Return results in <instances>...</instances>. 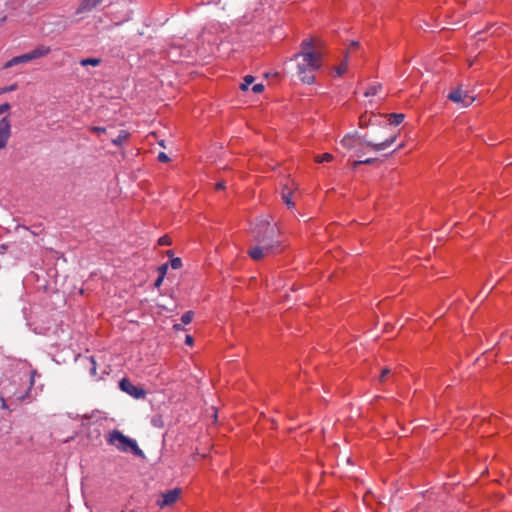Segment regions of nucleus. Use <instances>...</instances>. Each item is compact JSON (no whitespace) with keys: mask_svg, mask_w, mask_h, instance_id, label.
<instances>
[{"mask_svg":"<svg viewBox=\"0 0 512 512\" xmlns=\"http://www.w3.org/2000/svg\"><path fill=\"white\" fill-rule=\"evenodd\" d=\"M107 441L110 445H114L122 451L128 450V437L123 435L118 430H113L110 432Z\"/></svg>","mask_w":512,"mask_h":512,"instance_id":"obj_5","label":"nucleus"},{"mask_svg":"<svg viewBox=\"0 0 512 512\" xmlns=\"http://www.w3.org/2000/svg\"><path fill=\"white\" fill-rule=\"evenodd\" d=\"M215 188L217 190H222L225 188V183L224 182H218L216 185H215Z\"/></svg>","mask_w":512,"mask_h":512,"instance_id":"obj_38","label":"nucleus"},{"mask_svg":"<svg viewBox=\"0 0 512 512\" xmlns=\"http://www.w3.org/2000/svg\"><path fill=\"white\" fill-rule=\"evenodd\" d=\"M130 396L135 399H143L146 396V391L141 387L130 384Z\"/></svg>","mask_w":512,"mask_h":512,"instance_id":"obj_12","label":"nucleus"},{"mask_svg":"<svg viewBox=\"0 0 512 512\" xmlns=\"http://www.w3.org/2000/svg\"><path fill=\"white\" fill-rule=\"evenodd\" d=\"M391 375H392V373H391V370H390V369H388V368L383 369V370L381 371L380 376H379V382H380V383H385V382L389 379V377H390Z\"/></svg>","mask_w":512,"mask_h":512,"instance_id":"obj_18","label":"nucleus"},{"mask_svg":"<svg viewBox=\"0 0 512 512\" xmlns=\"http://www.w3.org/2000/svg\"><path fill=\"white\" fill-rule=\"evenodd\" d=\"M373 162H374V159L368 158V159H365V160H359V161L355 162V166L358 165V164H371Z\"/></svg>","mask_w":512,"mask_h":512,"instance_id":"obj_33","label":"nucleus"},{"mask_svg":"<svg viewBox=\"0 0 512 512\" xmlns=\"http://www.w3.org/2000/svg\"><path fill=\"white\" fill-rule=\"evenodd\" d=\"M163 280H164V277L158 276V278L155 280V283H154L155 287H160Z\"/></svg>","mask_w":512,"mask_h":512,"instance_id":"obj_37","label":"nucleus"},{"mask_svg":"<svg viewBox=\"0 0 512 512\" xmlns=\"http://www.w3.org/2000/svg\"><path fill=\"white\" fill-rule=\"evenodd\" d=\"M253 234L258 241L259 246L253 247L248 251L249 256L254 260H261L266 255L280 251L279 241H274L276 228L269 222H263L258 225Z\"/></svg>","mask_w":512,"mask_h":512,"instance_id":"obj_2","label":"nucleus"},{"mask_svg":"<svg viewBox=\"0 0 512 512\" xmlns=\"http://www.w3.org/2000/svg\"><path fill=\"white\" fill-rule=\"evenodd\" d=\"M395 140H396V137L391 136L379 143L367 142L366 144H367V146L371 147L375 151H382V150H385L388 147H390L394 143Z\"/></svg>","mask_w":512,"mask_h":512,"instance_id":"obj_7","label":"nucleus"},{"mask_svg":"<svg viewBox=\"0 0 512 512\" xmlns=\"http://www.w3.org/2000/svg\"><path fill=\"white\" fill-rule=\"evenodd\" d=\"M158 244L160 246H169V245H171L170 237L167 236V235L160 237L159 240H158Z\"/></svg>","mask_w":512,"mask_h":512,"instance_id":"obj_23","label":"nucleus"},{"mask_svg":"<svg viewBox=\"0 0 512 512\" xmlns=\"http://www.w3.org/2000/svg\"><path fill=\"white\" fill-rule=\"evenodd\" d=\"M194 313L192 311L185 312L181 317V322L184 325H188L191 323L193 319Z\"/></svg>","mask_w":512,"mask_h":512,"instance_id":"obj_17","label":"nucleus"},{"mask_svg":"<svg viewBox=\"0 0 512 512\" xmlns=\"http://www.w3.org/2000/svg\"><path fill=\"white\" fill-rule=\"evenodd\" d=\"M130 452L138 457L144 458V454H143L142 450L139 449L136 441L131 438H130Z\"/></svg>","mask_w":512,"mask_h":512,"instance_id":"obj_15","label":"nucleus"},{"mask_svg":"<svg viewBox=\"0 0 512 512\" xmlns=\"http://www.w3.org/2000/svg\"><path fill=\"white\" fill-rule=\"evenodd\" d=\"M332 159H333V156L330 153H324L322 155H317L315 157V161L317 163L330 162Z\"/></svg>","mask_w":512,"mask_h":512,"instance_id":"obj_16","label":"nucleus"},{"mask_svg":"<svg viewBox=\"0 0 512 512\" xmlns=\"http://www.w3.org/2000/svg\"><path fill=\"white\" fill-rule=\"evenodd\" d=\"M0 401H1V406L3 409H6L7 408V405H6V402H5V399L3 397H0Z\"/></svg>","mask_w":512,"mask_h":512,"instance_id":"obj_40","label":"nucleus"},{"mask_svg":"<svg viewBox=\"0 0 512 512\" xmlns=\"http://www.w3.org/2000/svg\"><path fill=\"white\" fill-rule=\"evenodd\" d=\"M371 116L368 114L361 115L359 118V124L361 127H365L369 124Z\"/></svg>","mask_w":512,"mask_h":512,"instance_id":"obj_21","label":"nucleus"},{"mask_svg":"<svg viewBox=\"0 0 512 512\" xmlns=\"http://www.w3.org/2000/svg\"><path fill=\"white\" fill-rule=\"evenodd\" d=\"M404 120V114H401V113H392L389 115V122L390 124H393V125H399L403 122Z\"/></svg>","mask_w":512,"mask_h":512,"instance_id":"obj_13","label":"nucleus"},{"mask_svg":"<svg viewBox=\"0 0 512 512\" xmlns=\"http://www.w3.org/2000/svg\"><path fill=\"white\" fill-rule=\"evenodd\" d=\"M170 265L175 270L180 269L182 267V260L180 258H178V257L173 258L170 261Z\"/></svg>","mask_w":512,"mask_h":512,"instance_id":"obj_22","label":"nucleus"},{"mask_svg":"<svg viewBox=\"0 0 512 512\" xmlns=\"http://www.w3.org/2000/svg\"><path fill=\"white\" fill-rule=\"evenodd\" d=\"M301 51L294 58L297 62V76L305 84L315 82L316 72L322 66V54L319 42L313 38H306L301 42Z\"/></svg>","mask_w":512,"mask_h":512,"instance_id":"obj_1","label":"nucleus"},{"mask_svg":"<svg viewBox=\"0 0 512 512\" xmlns=\"http://www.w3.org/2000/svg\"><path fill=\"white\" fill-rule=\"evenodd\" d=\"M127 138V134L125 133L124 135H119L117 139H114L113 140V143L114 144H119V143H122L125 139Z\"/></svg>","mask_w":512,"mask_h":512,"instance_id":"obj_32","label":"nucleus"},{"mask_svg":"<svg viewBox=\"0 0 512 512\" xmlns=\"http://www.w3.org/2000/svg\"><path fill=\"white\" fill-rule=\"evenodd\" d=\"M31 233H32V234H34V235H37V234H38L37 230H34V231H32Z\"/></svg>","mask_w":512,"mask_h":512,"instance_id":"obj_42","label":"nucleus"},{"mask_svg":"<svg viewBox=\"0 0 512 512\" xmlns=\"http://www.w3.org/2000/svg\"><path fill=\"white\" fill-rule=\"evenodd\" d=\"M263 90H264V86L261 83H257L255 85H253V87H252V91L254 93H261Z\"/></svg>","mask_w":512,"mask_h":512,"instance_id":"obj_28","label":"nucleus"},{"mask_svg":"<svg viewBox=\"0 0 512 512\" xmlns=\"http://www.w3.org/2000/svg\"><path fill=\"white\" fill-rule=\"evenodd\" d=\"M357 141H358V138L353 136V135H345L342 140H341V144L347 148V149H352L356 146L357 144Z\"/></svg>","mask_w":512,"mask_h":512,"instance_id":"obj_11","label":"nucleus"},{"mask_svg":"<svg viewBox=\"0 0 512 512\" xmlns=\"http://www.w3.org/2000/svg\"><path fill=\"white\" fill-rule=\"evenodd\" d=\"M292 192L287 187L282 192V199L288 207H293L294 203L291 201Z\"/></svg>","mask_w":512,"mask_h":512,"instance_id":"obj_14","label":"nucleus"},{"mask_svg":"<svg viewBox=\"0 0 512 512\" xmlns=\"http://www.w3.org/2000/svg\"><path fill=\"white\" fill-rule=\"evenodd\" d=\"M448 98L454 103L461 104L464 107L471 105L475 100V96L468 90H464L462 87L451 91L448 94Z\"/></svg>","mask_w":512,"mask_h":512,"instance_id":"obj_3","label":"nucleus"},{"mask_svg":"<svg viewBox=\"0 0 512 512\" xmlns=\"http://www.w3.org/2000/svg\"><path fill=\"white\" fill-rule=\"evenodd\" d=\"M193 337L191 335H186L185 337V343L188 345V346H192L193 345Z\"/></svg>","mask_w":512,"mask_h":512,"instance_id":"obj_34","label":"nucleus"},{"mask_svg":"<svg viewBox=\"0 0 512 512\" xmlns=\"http://www.w3.org/2000/svg\"><path fill=\"white\" fill-rule=\"evenodd\" d=\"M103 0H83L79 11H90L96 8Z\"/></svg>","mask_w":512,"mask_h":512,"instance_id":"obj_10","label":"nucleus"},{"mask_svg":"<svg viewBox=\"0 0 512 512\" xmlns=\"http://www.w3.org/2000/svg\"><path fill=\"white\" fill-rule=\"evenodd\" d=\"M29 61H32V59L30 57V54L26 53V54H23V55H20V56L13 57L11 60H9L4 65V68H10L12 66H15V65H18V64H22V63H27Z\"/></svg>","mask_w":512,"mask_h":512,"instance_id":"obj_8","label":"nucleus"},{"mask_svg":"<svg viewBox=\"0 0 512 512\" xmlns=\"http://www.w3.org/2000/svg\"><path fill=\"white\" fill-rule=\"evenodd\" d=\"M158 160H159L160 162L165 163V162H168V161H169V157H168L164 152H160V153L158 154Z\"/></svg>","mask_w":512,"mask_h":512,"instance_id":"obj_29","label":"nucleus"},{"mask_svg":"<svg viewBox=\"0 0 512 512\" xmlns=\"http://www.w3.org/2000/svg\"><path fill=\"white\" fill-rule=\"evenodd\" d=\"M120 389L128 393V378L124 377L119 383Z\"/></svg>","mask_w":512,"mask_h":512,"instance_id":"obj_25","label":"nucleus"},{"mask_svg":"<svg viewBox=\"0 0 512 512\" xmlns=\"http://www.w3.org/2000/svg\"><path fill=\"white\" fill-rule=\"evenodd\" d=\"M9 109H10L9 103H4V104L0 105V115L4 114Z\"/></svg>","mask_w":512,"mask_h":512,"instance_id":"obj_31","label":"nucleus"},{"mask_svg":"<svg viewBox=\"0 0 512 512\" xmlns=\"http://www.w3.org/2000/svg\"><path fill=\"white\" fill-rule=\"evenodd\" d=\"M168 269V264H163L158 268L159 276L165 277Z\"/></svg>","mask_w":512,"mask_h":512,"instance_id":"obj_27","label":"nucleus"},{"mask_svg":"<svg viewBox=\"0 0 512 512\" xmlns=\"http://www.w3.org/2000/svg\"><path fill=\"white\" fill-rule=\"evenodd\" d=\"M346 71H347L346 63H341L336 69V73L338 76H342Z\"/></svg>","mask_w":512,"mask_h":512,"instance_id":"obj_24","label":"nucleus"},{"mask_svg":"<svg viewBox=\"0 0 512 512\" xmlns=\"http://www.w3.org/2000/svg\"><path fill=\"white\" fill-rule=\"evenodd\" d=\"M93 132H96V133H104L106 131V129L104 127H92L91 128Z\"/></svg>","mask_w":512,"mask_h":512,"instance_id":"obj_35","label":"nucleus"},{"mask_svg":"<svg viewBox=\"0 0 512 512\" xmlns=\"http://www.w3.org/2000/svg\"><path fill=\"white\" fill-rule=\"evenodd\" d=\"M173 329H174L175 331H181V330H183L184 328H183L182 324H178V323H176V324H174V325H173Z\"/></svg>","mask_w":512,"mask_h":512,"instance_id":"obj_39","label":"nucleus"},{"mask_svg":"<svg viewBox=\"0 0 512 512\" xmlns=\"http://www.w3.org/2000/svg\"><path fill=\"white\" fill-rule=\"evenodd\" d=\"M49 52H50V48L49 47L40 46V47L34 49L33 51L29 52V54H30L31 59L35 60V59L44 57Z\"/></svg>","mask_w":512,"mask_h":512,"instance_id":"obj_9","label":"nucleus"},{"mask_svg":"<svg viewBox=\"0 0 512 512\" xmlns=\"http://www.w3.org/2000/svg\"><path fill=\"white\" fill-rule=\"evenodd\" d=\"M35 373H36L35 371H34V372H32V375H31V383H33V381H34V375H35Z\"/></svg>","mask_w":512,"mask_h":512,"instance_id":"obj_41","label":"nucleus"},{"mask_svg":"<svg viewBox=\"0 0 512 512\" xmlns=\"http://www.w3.org/2000/svg\"><path fill=\"white\" fill-rule=\"evenodd\" d=\"M89 361H90V365H91V367H90V373H91L92 375H95V373H96V362L94 361V359H93V358H90V360H89Z\"/></svg>","mask_w":512,"mask_h":512,"instance_id":"obj_30","label":"nucleus"},{"mask_svg":"<svg viewBox=\"0 0 512 512\" xmlns=\"http://www.w3.org/2000/svg\"><path fill=\"white\" fill-rule=\"evenodd\" d=\"M376 93H377L376 88L372 87L368 91L365 92V96L375 95Z\"/></svg>","mask_w":512,"mask_h":512,"instance_id":"obj_36","label":"nucleus"},{"mask_svg":"<svg viewBox=\"0 0 512 512\" xmlns=\"http://www.w3.org/2000/svg\"><path fill=\"white\" fill-rule=\"evenodd\" d=\"M11 136V124L7 116L0 119V148L7 146Z\"/></svg>","mask_w":512,"mask_h":512,"instance_id":"obj_6","label":"nucleus"},{"mask_svg":"<svg viewBox=\"0 0 512 512\" xmlns=\"http://www.w3.org/2000/svg\"><path fill=\"white\" fill-rule=\"evenodd\" d=\"M254 82V77L253 76H246L244 78V82L241 84V89L242 90H247L248 87Z\"/></svg>","mask_w":512,"mask_h":512,"instance_id":"obj_20","label":"nucleus"},{"mask_svg":"<svg viewBox=\"0 0 512 512\" xmlns=\"http://www.w3.org/2000/svg\"><path fill=\"white\" fill-rule=\"evenodd\" d=\"M17 89V84H12L10 86H6L0 89L1 94L6 92H11Z\"/></svg>","mask_w":512,"mask_h":512,"instance_id":"obj_26","label":"nucleus"},{"mask_svg":"<svg viewBox=\"0 0 512 512\" xmlns=\"http://www.w3.org/2000/svg\"><path fill=\"white\" fill-rule=\"evenodd\" d=\"M80 63H81L82 66H87V65L97 66L100 63V59H98V58H86V59H83Z\"/></svg>","mask_w":512,"mask_h":512,"instance_id":"obj_19","label":"nucleus"},{"mask_svg":"<svg viewBox=\"0 0 512 512\" xmlns=\"http://www.w3.org/2000/svg\"><path fill=\"white\" fill-rule=\"evenodd\" d=\"M181 493L182 490L180 488L167 490L159 495L157 505L160 508L171 506L180 498Z\"/></svg>","mask_w":512,"mask_h":512,"instance_id":"obj_4","label":"nucleus"}]
</instances>
